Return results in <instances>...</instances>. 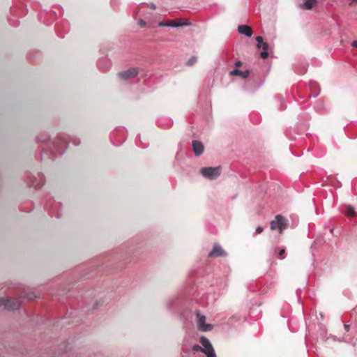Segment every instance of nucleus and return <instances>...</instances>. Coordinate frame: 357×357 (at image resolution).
Wrapping results in <instances>:
<instances>
[{"instance_id": "a211bd4d", "label": "nucleus", "mask_w": 357, "mask_h": 357, "mask_svg": "<svg viewBox=\"0 0 357 357\" xmlns=\"http://www.w3.org/2000/svg\"><path fill=\"white\" fill-rule=\"evenodd\" d=\"M303 3L301 5V8L307 10H310L313 8L317 0H303Z\"/></svg>"}, {"instance_id": "7c9ffc66", "label": "nucleus", "mask_w": 357, "mask_h": 357, "mask_svg": "<svg viewBox=\"0 0 357 357\" xmlns=\"http://www.w3.org/2000/svg\"><path fill=\"white\" fill-rule=\"evenodd\" d=\"M241 64H242L241 61H236V62L235 63V66H236V67H240V66H241Z\"/></svg>"}, {"instance_id": "e433bc0d", "label": "nucleus", "mask_w": 357, "mask_h": 357, "mask_svg": "<svg viewBox=\"0 0 357 357\" xmlns=\"http://www.w3.org/2000/svg\"><path fill=\"white\" fill-rule=\"evenodd\" d=\"M353 1L357 3V0H352Z\"/></svg>"}, {"instance_id": "a878e982", "label": "nucleus", "mask_w": 357, "mask_h": 357, "mask_svg": "<svg viewBox=\"0 0 357 357\" xmlns=\"http://www.w3.org/2000/svg\"><path fill=\"white\" fill-rule=\"evenodd\" d=\"M159 26H169V22H160L158 23Z\"/></svg>"}, {"instance_id": "9b49d317", "label": "nucleus", "mask_w": 357, "mask_h": 357, "mask_svg": "<svg viewBox=\"0 0 357 357\" xmlns=\"http://www.w3.org/2000/svg\"><path fill=\"white\" fill-rule=\"evenodd\" d=\"M46 15H47L50 17H56L58 15H61V9H59V13H57L56 11H51L50 13H46V12L43 11V12H40L39 13V15H38L39 20L41 22L44 23L45 25L49 26L50 24H51L52 22H48L45 20V17Z\"/></svg>"}, {"instance_id": "7ed1b4c3", "label": "nucleus", "mask_w": 357, "mask_h": 357, "mask_svg": "<svg viewBox=\"0 0 357 357\" xmlns=\"http://www.w3.org/2000/svg\"><path fill=\"white\" fill-rule=\"evenodd\" d=\"M21 303V298H0V307L3 306L6 310L17 309Z\"/></svg>"}, {"instance_id": "6e6552de", "label": "nucleus", "mask_w": 357, "mask_h": 357, "mask_svg": "<svg viewBox=\"0 0 357 357\" xmlns=\"http://www.w3.org/2000/svg\"><path fill=\"white\" fill-rule=\"evenodd\" d=\"M195 314L197 318V326L199 331L206 332L213 329V325L206 324V317L200 314L199 311H196Z\"/></svg>"}, {"instance_id": "f03ea898", "label": "nucleus", "mask_w": 357, "mask_h": 357, "mask_svg": "<svg viewBox=\"0 0 357 357\" xmlns=\"http://www.w3.org/2000/svg\"><path fill=\"white\" fill-rule=\"evenodd\" d=\"M288 226V220L282 215H277L275 219L270 222L271 230H278L280 234H282L284 230Z\"/></svg>"}, {"instance_id": "ddd939ff", "label": "nucleus", "mask_w": 357, "mask_h": 357, "mask_svg": "<svg viewBox=\"0 0 357 357\" xmlns=\"http://www.w3.org/2000/svg\"><path fill=\"white\" fill-rule=\"evenodd\" d=\"M192 150L195 155L199 156L204 152V145L198 140H193L192 142Z\"/></svg>"}, {"instance_id": "b1692460", "label": "nucleus", "mask_w": 357, "mask_h": 357, "mask_svg": "<svg viewBox=\"0 0 357 357\" xmlns=\"http://www.w3.org/2000/svg\"><path fill=\"white\" fill-rule=\"evenodd\" d=\"M284 252L285 250L284 248L280 250V252L278 253V258L280 259H283L285 257Z\"/></svg>"}, {"instance_id": "2f4dec72", "label": "nucleus", "mask_w": 357, "mask_h": 357, "mask_svg": "<svg viewBox=\"0 0 357 357\" xmlns=\"http://www.w3.org/2000/svg\"><path fill=\"white\" fill-rule=\"evenodd\" d=\"M351 45L356 48H357V40H354L352 42Z\"/></svg>"}, {"instance_id": "c756f323", "label": "nucleus", "mask_w": 357, "mask_h": 357, "mask_svg": "<svg viewBox=\"0 0 357 357\" xmlns=\"http://www.w3.org/2000/svg\"><path fill=\"white\" fill-rule=\"evenodd\" d=\"M344 328L345 331L347 332H348L349 331V329H350V326L347 324H344Z\"/></svg>"}, {"instance_id": "f704fd0d", "label": "nucleus", "mask_w": 357, "mask_h": 357, "mask_svg": "<svg viewBox=\"0 0 357 357\" xmlns=\"http://www.w3.org/2000/svg\"><path fill=\"white\" fill-rule=\"evenodd\" d=\"M317 96V94L313 95V98H316Z\"/></svg>"}, {"instance_id": "473e14b6", "label": "nucleus", "mask_w": 357, "mask_h": 357, "mask_svg": "<svg viewBox=\"0 0 357 357\" xmlns=\"http://www.w3.org/2000/svg\"><path fill=\"white\" fill-rule=\"evenodd\" d=\"M10 24L11 25H13V26H15L17 25V22H12L11 21H10Z\"/></svg>"}, {"instance_id": "cd10ccee", "label": "nucleus", "mask_w": 357, "mask_h": 357, "mask_svg": "<svg viewBox=\"0 0 357 357\" xmlns=\"http://www.w3.org/2000/svg\"><path fill=\"white\" fill-rule=\"evenodd\" d=\"M72 142L73 144L75 145V146H78L80 144V140L79 139H73L72 140Z\"/></svg>"}, {"instance_id": "5701e85b", "label": "nucleus", "mask_w": 357, "mask_h": 357, "mask_svg": "<svg viewBox=\"0 0 357 357\" xmlns=\"http://www.w3.org/2000/svg\"><path fill=\"white\" fill-rule=\"evenodd\" d=\"M202 348H203L202 346H199L198 344H195L192 346V350L194 351H202Z\"/></svg>"}, {"instance_id": "4be33fe9", "label": "nucleus", "mask_w": 357, "mask_h": 357, "mask_svg": "<svg viewBox=\"0 0 357 357\" xmlns=\"http://www.w3.org/2000/svg\"><path fill=\"white\" fill-rule=\"evenodd\" d=\"M50 208V206L49 205H47V208L48 210H50L49 213H50V215H52V216L55 215L58 218H59L61 216V213L59 212H57L56 214H54L53 211Z\"/></svg>"}, {"instance_id": "c85d7f7f", "label": "nucleus", "mask_w": 357, "mask_h": 357, "mask_svg": "<svg viewBox=\"0 0 357 357\" xmlns=\"http://www.w3.org/2000/svg\"><path fill=\"white\" fill-rule=\"evenodd\" d=\"M148 7L150 8L151 9H153V10H155L156 8V6L154 3H150L148 4Z\"/></svg>"}, {"instance_id": "423d86ee", "label": "nucleus", "mask_w": 357, "mask_h": 357, "mask_svg": "<svg viewBox=\"0 0 357 357\" xmlns=\"http://www.w3.org/2000/svg\"><path fill=\"white\" fill-rule=\"evenodd\" d=\"M200 343L202 348V352L204 353L206 357H215V353L213 348L212 344L210 341L205 337H202L200 338Z\"/></svg>"}, {"instance_id": "9d476101", "label": "nucleus", "mask_w": 357, "mask_h": 357, "mask_svg": "<svg viewBox=\"0 0 357 357\" xmlns=\"http://www.w3.org/2000/svg\"><path fill=\"white\" fill-rule=\"evenodd\" d=\"M225 256H227V252L218 244H215L212 250L208 255V257H218Z\"/></svg>"}, {"instance_id": "aec40b11", "label": "nucleus", "mask_w": 357, "mask_h": 357, "mask_svg": "<svg viewBox=\"0 0 357 357\" xmlns=\"http://www.w3.org/2000/svg\"><path fill=\"white\" fill-rule=\"evenodd\" d=\"M188 24H189V23H188V22L178 23L175 20L169 22V27H173V28H178V27H180L182 26H187Z\"/></svg>"}, {"instance_id": "6ab92c4d", "label": "nucleus", "mask_w": 357, "mask_h": 357, "mask_svg": "<svg viewBox=\"0 0 357 357\" xmlns=\"http://www.w3.org/2000/svg\"><path fill=\"white\" fill-rule=\"evenodd\" d=\"M165 121H167V123L165 124H163L161 121H160L158 122V125L160 127L164 128V129H168L169 128H171L173 125V122L171 119H165Z\"/></svg>"}, {"instance_id": "f8f14e48", "label": "nucleus", "mask_w": 357, "mask_h": 357, "mask_svg": "<svg viewBox=\"0 0 357 357\" xmlns=\"http://www.w3.org/2000/svg\"><path fill=\"white\" fill-rule=\"evenodd\" d=\"M56 31L60 38H63L65 33L68 31V23L61 21L56 24Z\"/></svg>"}, {"instance_id": "2eb2a0df", "label": "nucleus", "mask_w": 357, "mask_h": 357, "mask_svg": "<svg viewBox=\"0 0 357 357\" xmlns=\"http://www.w3.org/2000/svg\"><path fill=\"white\" fill-rule=\"evenodd\" d=\"M98 68L102 72H107L111 67V62L105 58L98 61Z\"/></svg>"}, {"instance_id": "f3484780", "label": "nucleus", "mask_w": 357, "mask_h": 357, "mask_svg": "<svg viewBox=\"0 0 357 357\" xmlns=\"http://www.w3.org/2000/svg\"><path fill=\"white\" fill-rule=\"evenodd\" d=\"M230 74L231 75H239L243 78H247L249 76L250 72L248 70L243 71L238 69H234L232 71H231Z\"/></svg>"}, {"instance_id": "39448f33", "label": "nucleus", "mask_w": 357, "mask_h": 357, "mask_svg": "<svg viewBox=\"0 0 357 357\" xmlns=\"http://www.w3.org/2000/svg\"><path fill=\"white\" fill-rule=\"evenodd\" d=\"M202 175L207 178L210 180H213L217 178L220 174V168L219 167H204L201 169Z\"/></svg>"}, {"instance_id": "1a4fd4ad", "label": "nucleus", "mask_w": 357, "mask_h": 357, "mask_svg": "<svg viewBox=\"0 0 357 357\" xmlns=\"http://www.w3.org/2000/svg\"><path fill=\"white\" fill-rule=\"evenodd\" d=\"M256 40H257V47L260 49V48H262L263 49V51L261 52L260 53V56L261 58L265 59L268 57V45L267 43H264V40H263V38L260 36H257L256 38Z\"/></svg>"}, {"instance_id": "393cba45", "label": "nucleus", "mask_w": 357, "mask_h": 357, "mask_svg": "<svg viewBox=\"0 0 357 357\" xmlns=\"http://www.w3.org/2000/svg\"><path fill=\"white\" fill-rule=\"evenodd\" d=\"M263 230H264L263 227H261L260 226L257 227L255 230V232L254 234V236H255L257 234H261L263 231Z\"/></svg>"}, {"instance_id": "bb28decb", "label": "nucleus", "mask_w": 357, "mask_h": 357, "mask_svg": "<svg viewBox=\"0 0 357 357\" xmlns=\"http://www.w3.org/2000/svg\"><path fill=\"white\" fill-rule=\"evenodd\" d=\"M138 24L142 26V27H144L146 26V22L144 20L142 19H139V21H138Z\"/></svg>"}, {"instance_id": "72a5a7b5", "label": "nucleus", "mask_w": 357, "mask_h": 357, "mask_svg": "<svg viewBox=\"0 0 357 357\" xmlns=\"http://www.w3.org/2000/svg\"><path fill=\"white\" fill-rule=\"evenodd\" d=\"M60 206H61V204L59 203H57V204H56L55 207L56 208H59Z\"/></svg>"}, {"instance_id": "c9c22d12", "label": "nucleus", "mask_w": 357, "mask_h": 357, "mask_svg": "<svg viewBox=\"0 0 357 357\" xmlns=\"http://www.w3.org/2000/svg\"><path fill=\"white\" fill-rule=\"evenodd\" d=\"M41 158H42V159H43V158H45V155H41Z\"/></svg>"}, {"instance_id": "412c9836", "label": "nucleus", "mask_w": 357, "mask_h": 357, "mask_svg": "<svg viewBox=\"0 0 357 357\" xmlns=\"http://www.w3.org/2000/svg\"><path fill=\"white\" fill-rule=\"evenodd\" d=\"M197 61L196 56H192L187 62L188 66H192Z\"/></svg>"}, {"instance_id": "0eeeda50", "label": "nucleus", "mask_w": 357, "mask_h": 357, "mask_svg": "<svg viewBox=\"0 0 357 357\" xmlns=\"http://www.w3.org/2000/svg\"><path fill=\"white\" fill-rule=\"evenodd\" d=\"M139 74V69L135 67L130 68L128 70H122L118 73V77L124 81L130 80L135 77Z\"/></svg>"}, {"instance_id": "4468645a", "label": "nucleus", "mask_w": 357, "mask_h": 357, "mask_svg": "<svg viewBox=\"0 0 357 357\" xmlns=\"http://www.w3.org/2000/svg\"><path fill=\"white\" fill-rule=\"evenodd\" d=\"M340 212L348 217H354L356 211L354 208L351 205H342L340 208Z\"/></svg>"}, {"instance_id": "20e7f679", "label": "nucleus", "mask_w": 357, "mask_h": 357, "mask_svg": "<svg viewBox=\"0 0 357 357\" xmlns=\"http://www.w3.org/2000/svg\"><path fill=\"white\" fill-rule=\"evenodd\" d=\"M27 179L29 185L36 188L42 187L45 182V176L41 173H38L36 176L29 174Z\"/></svg>"}, {"instance_id": "dca6fc26", "label": "nucleus", "mask_w": 357, "mask_h": 357, "mask_svg": "<svg viewBox=\"0 0 357 357\" xmlns=\"http://www.w3.org/2000/svg\"><path fill=\"white\" fill-rule=\"evenodd\" d=\"M238 31L242 35H245L247 37H251L252 35V29L247 25H240L238 26Z\"/></svg>"}, {"instance_id": "f257e3e1", "label": "nucleus", "mask_w": 357, "mask_h": 357, "mask_svg": "<svg viewBox=\"0 0 357 357\" xmlns=\"http://www.w3.org/2000/svg\"><path fill=\"white\" fill-rule=\"evenodd\" d=\"M70 139V136L64 132L59 133L54 140L50 139L47 132L40 133L36 137L38 142L44 144L43 146L44 153L47 154V152H50L51 155H48L47 158L52 160H54V153L59 154L64 153Z\"/></svg>"}]
</instances>
